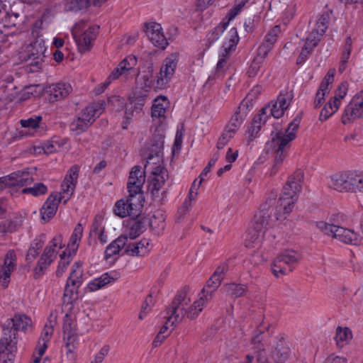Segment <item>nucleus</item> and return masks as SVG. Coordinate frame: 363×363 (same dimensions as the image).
I'll return each instance as SVG.
<instances>
[{
	"instance_id": "1",
	"label": "nucleus",
	"mask_w": 363,
	"mask_h": 363,
	"mask_svg": "<svg viewBox=\"0 0 363 363\" xmlns=\"http://www.w3.org/2000/svg\"><path fill=\"white\" fill-rule=\"evenodd\" d=\"M145 181V173L141 171V167L134 166L129 175L127 188L129 192L128 199L126 201L121 199L118 201L114 207V213L125 218L127 216L134 217L141 212L143 207V195L141 189Z\"/></svg>"
},
{
	"instance_id": "2",
	"label": "nucleus",
	"mask_w": 363,
	"mask_h": 363,
	"mask_svg": "<svg viewBox=\"0 0 363 363\" xmlns=\"http://www.w3.org/2000/svg\"><path fill=\"white\" fill-rule=\"evenodd\" d=\"M190 302L191 298L189 296L186 288L177 294L171 304L166 308L167 313L169 315L168 321L174 318L172 325L182 321L185 316L191 320L196 318L205 306L206 298L205 295H203L193 304L190 305Z\"/></svg>"
},
{
	"instance_id": "3",
	"label": "nucleus",
	"mask_w": 363,
	"mask_h": 363,
	"mask_svg": "<svg viewBox=\"0 0 363 363\" xmlns=\"http://www.w3.org/2000/svg\"><path fill=\"white\" fill-rule=\"evenodd\" d=\"M301 120V116L298 115L296 118L289 124L288 128L286 130L285 133L281 131L277 132L274 135L272 134L271 145L275 150L274 164L272 171L275 173L278 167L282 163L285 159L287 150L290 146V143L295 139V132L299 127Z\"/></svg>"
},
{
	"instance_id": "4",
	"label": "nucleus",
	"mask_w": 363,
	"mask_h": 363,
	"mask_svg": "<svg viewBox=\"0 0 363 363\" xmlns=\"http://www.w3.org/2000/svg\"><path fill=\"white\" fill-rule=\"evenodd\" d=\"M301 259V255L297 251L287 249L281 252L272 264V272L277 277L289 274L293 272L295 265Z\"/></svg>"
},
{
	"instance_id": "5",
	"label": "nucleus",
	"mask_w": 363,
	"mask_h": 363,
	"mask_svg": "<svg viewBox=\"0 0 363 363\" xmlns=\"http://www.w3.org/2000/svg\"><path fill=\"white\" fill-rule=\"evenodd\" d=\"M31 324V320L24 315H16L7 319L2 325V340L11 347H15L17 343V333L24 330Z\"/></svg>"
},
{
	"instance_id": "6",
	"label": "nucleus",
	"mask_w": 363,
	"mask_h": 363,
	"mask_svg": "<svg viewBox=\"0 0 363 363\" xmlns=\"http://www.w3.org/2000/svg\"><path fill=\"white\" fill-rule=\"evenodd\" d=\"M99 30L98 26H88L84 21L77 23L72 30V35L81 52L89 50L92 46Z\"/></svg>"
},
{
	"instance_id": "7",
	"label": "nucleus",
	"mask_w": 363,
	"mask_h": 363,
	"mask_svg": "<svg viewBox=\"0 0 363 363\" xmlns=\"http://www.w3.org/2000/svg\"><path fill=\"white\" fill-rule=\"evenodd\" d=\"M316 227L325 235L331 236L345 244L359 245L362 243V238L358 236L354 231L324 221L316 223Z\"/></svg>"
},
{
	"instance_id": "8",
	"label": "nucleus",
	"mask_w": 363,
	"mask_h": 363,
	"mask_svg": "<svg viewBox=\"0 0 363 363\" xmlns=\"http://www.w3.org/2000/svg\"><path fill=\"white\" fill-rule=\"evenodd\" d=\"M360 174L354 172H342L332 175L328 185L338 191L357 192Z\"/></svg>"
},
{
	"instance_id": "9",
	"label": "nucleus",
	"mask_w": 363,
	"mask_h": 363,
	"mask_svg": "<svg viewBox=\"0 0 363 363\" xmlns=\"http://www.w3.org/2000/svg\"><path fill=\"white\" fill-rule=\"evenodd\" d=\"M47 48L42 38H38L31 43L28 48L27 66L30 72H38L43 65L44 58L46 57Z\"/></svg>"
},
{
	"instance_id": "10",
	"label": "nucleus",
	"mask_w": 363,
	"mask_h": 363,
	"mask_svg": "<svg viewBox=\"0 0 363 363\" xmlns=\"http://www.w3.org/2000/svg\"><path fill=\"white\" fill-rule=\"evenodd\" d=\"M298 199V196L293 191L287 182L283 188L281 197L279 199L278 205L277 206V211L278 214L277 219L281 218L282 216L286 218L294 207V204Z\"/></svg>"
},
{
	"instance_id": "11",
	"label": "nucleus",
	"mask_w": 363,
	"mask_h": 363,
	"mask_svg": "<svg viewBox=\"0 0 363 363\" xmlns=\"http://www.w3.org/2000/svg\"><path fill=\"white\" fill-rule=\"evenodd\" d=\"M96 110L92 106H86L69 125V129L76 134L86 131L95 121L94 112Z\"/></svg>"
},
{
	"instance_id": "12",
	"label": "nucleus",
	"mask_w": 363,
	"mask_h": 363,
	"mask_svg": "<svg viewBox=\"0 0 363 363\" xmlns=\"http://www.w3.org/2000/svg\"><path fill=\"white\" fill-rule=\"evenodd\" d=\"M363 113V90L355 94L350 102L345 107L342 116V123L347 124L350 122L359 118Z\"/></svg>"
},
{
	"instance_id": "13",
	"label": "nucleus",
	"mask_w": 363,
	"mask_h": 363,
	"mask_svg": "<svg viewBox=\"0 0 363 363\" xmlns=\"http://www.w3.org/2000/svg\"><path fill=\"white\" fill-rule=\"evenodd\" d=\"M148 225H154L152 220H149V218L145 215H141L140 213L138 216L131 217L127 220L126 228L128 230L127 235L130 240H134L142 234Z\"/></svg>"
},
{
	"instance_id": "14",
	"label": "nucleus",
	"mask_w": 363,
	"mask_h": 363,
	"mask_svg": "<svg viewBox=\"0 0 363 363\" xmlns=\"http://www.w3.org/2000/svg\"><path fill=\"white\" fill-rule=\"evenodd\" d=\"M230 39L228 43H225L223 45V51L220 55L219 60L217 63L216 70L217 72H223L227 67V61L232 53L235 50L236 45L239 41V37L235 28H233L229 31Z\"/></svg>"
},
{
	"instance_id": "15",
	"label": "nucleus",
	"mask_w": 363,
	"mask_h": 363,
	"mask_svg": "<svg viewBox=\"0 0 363 363\" xmlns=\"http://www.w3.org/2000/svg\"><path fill=\"white\" fill-rule=\"evenodd\" d=\"M64 199L65 196H61L60 193L51 194L40 208L41 218L49 221L55 215L59 203Z\"/></svg>"
},
{
	"instance_id": "16",
	"label": "nucleus",
	"mask_w": 363,
	"mask_h": 363,
	"mask_svg": "<svg viewBox=\"0 0 363 363\" xmlns=\"http://www.w3.org/2000/svg\"><path fill=\"white\" fill-rule=\"evenodd\" d=\"M146 35L152 44L162 49H164L168 45L167 40L162 31L160 24L155 22L145 23Z\"/></svg>"
},
{
	"instance_id": "17",
	"label": "nucleus",
	"mask_w": 363,
	"mask_h": 363,
	"mask_svg": "<svg viewBox=\"0 0 363 363\" xmlns=\"http://www.w3.org/2000/svg\"><path fill=\"white\" fill-rule=\"evenodd\" d=\"M271 354L276 363H284L291 356L289 342L284 337H278Z\"/></svg>"
},
{
	"instance_id": "18",
	"label": "nucleus",
	"mask_w": 363,
	"mask_h": 363,
	"mask_svg": "<svg viewBox=\"0 0 363 363\" xmlns=\"http://www.w3.org/2000/svg\"><path fill=\"white\" fill-rule=\"evenodd\" d=\"M277 197L276 194H272V196L267 199L265 203L261 206V210L255 217L256 226L255 229L258 232L268 225L270 220V214L268 213L270 207L274 203Z\"/></svg>"
},
{
	"instance_id": "19",
	"label": "nucleus",
	"mask_w": 363,
	"mask_h": 363,
	"mask_svg": "<svg viewBox=\"0 0 363 363\" xmlns=\"http://www.w3.org/2000/svg\"><path fill=\"white\" fill-rule=\"evenodd\" d=\"M177 65V56L176 55H172L164 60L160 69V76L157 79L158 85H164L169 81L174 73Z\"/></svg>"
},
{
	"instance_id": "20",
	"label": "nucleus",
	"mask_w": 363,
	"mask_h": 363,
	"mask_svg": "<svg viewBox=\"0 0 363 363\" xmlns=\"http://www.w3.org/2000/svg\"><path fill=\"white\" fill-rule=\"evenodd\" d=\"M142 69L143 70L138 73L136 83L140 89L147 92L152 84L153 63L151 60H147Z\"/></svg>"
},
{
	"instance_id": "21",
	"label": "nucleus",
	"mask_w": 363,
	"mask_h": 363,
	"mask_svg": "<svg viewBox=\"0 0 363 363\" xmlns=\"http://www.w3.org/2000/svg\"><path fill=\"white\" fill-rule=\"evenodd\" d=\"M72 88L68 83H57L46 87V92L50 95L51 102L57 101L67 97L72 91Z\"/></svg>"
},
{
	"instance_id": "22",
	"label": "nucleus",
	"mask_w": 363,
	"mask_h": 363,
	"mask_svg": "<svg viewBox=\"0 0 363 363\" xmlns=\"http://www.w3.org/2000/svg\"><path fill=\"white\" fill-rule=\"evenodd\" d=\"M128 237L127 245L124 253L130 256H145L149 252L150 242L147 239H143L140 242H130Z\"/></svg>"
},
{
	"instance_id": "23",
	"label": "nucleus",
	"mask_w": 363,
	"mask_h": 363,
	"mask_svg": "<svg viewBox=\"0 0 363 363\" xmlns=\"http://www.w3.org/2000/svg\"><path fill=\"white\" fill-rule=\"evenodd\" d=\"M56 254L57 252H55L51 246H47L45 248L44 252L38 260L35 269V275L36 277H39L44 274L45 271L55 258Z\"/></svg>"
},
{
	"instance_id": "24",
	"label": "nucleus",
	"mask_w": 363,
	"mask_h": 363,
	"mask_svg": "<svg viewBox=\"0 0 363 363\" xmlns=\"http://www.w3.org/2000/svg\"><path fill=\"white\" fill-rule=\"evenodd\" d=\"M79 168L77 166H73L69 171V174L65 178L62 183V189L64 194H67V198L64 199L63 203H66L69 199L75 188V183L78 177ZM65 196V195H64Z\"/></svg>"
},
{
	"instance_id": "25",
	"label": "nucleus",
	"mask_w": 363,
	"mask_h": 363,
	"mask_svg": "<svg viewBox=\"0 0 363 363\" xmlns=\"http://www.w3.org/2000/svg\"><path fill=\"white\" fill-rule=\"evenodd\" d=\"M91 5L99 6V3L98 0H64L65 10L74 13L86 11Z\"/></svg>"
},
{
	"instance_id": "26",
	"label": "nucleus",
	"mask_w": 363,
	"mask_h": 363,
	"mask_svg": "<svg viewBox=\"0 0 363 363\" xmlns=\"http://www.w3.org/2000/svg\"><path fill=\"white\" fill-rule=\"evenodd\" d=\"M267 108H262L260 111V113L254 116L247 131L249 136L250 137V140H252L257 137V133L262 128V125L266 123L267 118L268 117L267 115Z\"/></svg>"
},
{
	"instance_id": "27",
	"label": "nucleus",
	"mask_w": 363,
	"mask_h": 363,
	"mask_svg": "<svg viewBox=\"0 0 363 363\" xmlns=\"http://www.w3.org/2000/svg\"><path fill=\"white\" fill-rule=\"evenodd\" d=\"M128 236L121 235L115 240L111 242L106 249L105 258L108 259L113 256L118 255L121 250L124 249L127 245Z\"/></svg>"
},
{
	"instance_id": "28",
	"label": "nucleus",
	"mask_w": 363,
	"mask_h": 363,
	"mask_svg": "<svg viewBox=\"0 0 363 363\" xmlns=\"http://www.w3.org/2000/svg\"><path fill=\"white\" fill-rule=\"evenodd\" d=\"M12 186H27L33 182L32 174L28 170L17 171L9 176Z\"/></svg>"
},
{
	"instance_id": "29",
	"label": "nucleus",
	"mask_w": 363,
	"mask_h": 363,
	"mask_svg": "<svg viewBox=\"0 0 363 363\" xmlns=\"http://www.w3.org/2000/svg\"><path fill=\"white\" fill-rule=\"evenodd\" d=\"M81 267L82 264L79 262H75L73 264L66 284H69V286L74 287L75 289H79L83 282V270Z\"/></svg>"
},
{
	"instance_id": "30",
	"label": "nucleus",
	"mask_w": 363,
	"mask_h": 363,
	"mask_svg": "<svg viewBox=\"0 0 363 363\" xmlns=\"http://www.w3.org/2000/svg\"><path fill=\"white\" fill-rule=\"evenodd\" d=\"M63 340L67 350L66 356L69 361L74 363L76 361L77 355L74 352L78 345V338L77 334L63 335Z\"/></svg>"
},
{
	"instance_id": "31",
	"label": "nucleus",
	"mask_w": 363,
	"mask_h": 363,
	"mask_svg": "<svg viewBox=\"0 0 363 363\" xmlns=\"http://www.w3.org/2000/svg\"><path fill=\"white\" fill-rule=\"evenodd\" d=\"M164 138L162 133L155 132L147 145L148 153L163 154Z\"/></svg>"
},
{
	"instance_id": "32",
	"label": "nucleus",
	"mask_w": 363,
	"mask_h": 363,
	"mask_svg": "<svg viewBox=\"0 0 363 363\" xmlns=\"http://www.w3.org/2000/svg\"><path fill=\"white\" fill-rule=\"evenodd\" d=\"M116 280V278L111 277L108 273L104 274L99 278L95 279L90 281L87 288L90 291H96L108 284H110Z\"/></svg>"
},
{
	"instance_id": "33",
	"label": "nucleus",
	"mask_w": 363,
	"mask_h": 363,
	"mask_svg": "<svg viewBox=\"0 0 363 363\" xmlns=\"http://www.w3.org/2000/svg\"><path fill=\"white\" fill-rule=\"evenodd\" d=\"M168 178V174H160L153 176L151 182L150 184L149 188L152 194V196H157L160 190L163 187L166 179Z\"/></svg>"
},
{
	"instance_id": "34",
	"label": "nucleus",
	"mask_w": 363,
	"mask_h": 363,
	"mask_svg": "<svg viewBox=\"0 0 363 363\" xmlns=\"http://www.w3.org/2000/svg\"><path fill=\"white\" fill-rule=\"evenodd\" d=\"M303 179V174L301 171H297L294 172L292 175L289 177L287 180V184L290 186V189L293 191H295V194L298 195V194L301 191V182Z\"/></svg>"
},
{
	"instance_id": "35",
	"label": "nucleus",
	"mask_w": 363,
	"mask_h": 363,
	"mask_svg": "<svg viewBox=\"0 0 363 363\" xmlns=\"http://www.w3.org/2000/svg\"><path fill=\"white\" fill-rule=\"evenodd\" d=\"M352 337V332L349 328L337 327L336 329L335 340L339 347H343Z\"/></svg>"
},
{
	"instance_id": "36",
	"label": "nucleus",
	"mask_w": 363,
	"mask_h": 363,
	"mask_svg": "<svg viewBox=\"0 0 363 363\" xmlns=\"http://www.w3.org/2000/svg\"><path fill=\"white\" fill-rule=\"evenodd\" d=\"M225 286L228 294L234 298L244 296L247 290V286L244 284L232 283L226 284Z\"/></svg>"
},
{
	"instance_id": "37",
	"label": "nucleus",
	"mask_w": 363,
	"mask_h": 363,
	"mask_svg": "<svg viewBox=\"0 0 363 363\" xmlns=\"http://www.w3.org/2000/svg\"><path fill=\"white\" fill-rule=\"evenodd\" d=\"M243 120V114L240 111H237L230 118L228 124L225 126V130L235 135L242 123Z\"/></svg>"
},
{
	"instance_id": "38",
	"label": "nucleus",
	"mask_w": 363,
	"mask_h": 363,
	"mask_svg": "<svg viewBox=\"0 0 363 363\" xmlns=\"http://www.w3.org/2000/svg\"><path fill=\"white\" fill-rule=\"evenodd\" d=\"M47 191L48 188L43 183H37L33 187L24 188L22 189L23 194H30L34 196L44 195Z\"/></svg>"
},
{
	"instance_id": "39",
	"label": "nucleus",
	"mask_w": 363,
	"mask_h": 363,
	"mask_svg": "<svg viewBox=\"0 0 363 363\" xmlns=\"http://www.w3.org/2000/svg\"><path fill=\"white\" fill-rule=\"evenodd\" d=\"M78 298V289L74 287L69 286V284L65 285L63 301L64 303H71Z\"/></svg>"
},
{
	"instance_id": "40",
	"label": "nucleus",
	"mask_w": 363,
	"mask_h": 363,
	"mask_svg": "<svg viewBox=\"0 0 363 363\" xmlns=\"http://www.w3.org/2000/svg\"><path fill=\"white\" fill-rule=\"evenodd\" d=\"M330 20V15L325 12L321 15L316 23L315 31L320 35H323L328 28V23Z\"/></svg>"
},
{
	"instance_id": "41",
	"label": "nucleus",
	"mask_w": 363,
	"mask_h": 363,
	"mask_svg": "<svg viewBox=\"0 0 363 363\" xmlns=\"http://www.w3.org/2000/svg\"><path fill=\"white\" fill-rule=\"evenodd\" d=\"M62 330L63 335L77 334L76 325L68 313L64 317Z\"/></svg>"
},
{
	"instance_id": "42",
	"label": "nucleus",
	"mask_w": 363,
	"mask_h": 363,
	"mask_svg": "<svg viewBox=\"0 0 363 363\" xmlns=\"http://www.w3.org/2000/svg\"><path fill=\"white\" fill-rule=\"evenodd\" d=\"M228 21H225V19H223L222 22L216 26L212 33L208 36V41L210 43H212L215 41H216L220 34L223 33V31L225 30L226 27L228 26Z\"/></svg>"
},
{
	"instance_id": "43",
	"label": "nucleus",
	"mask_w": 363,
	"mask_h": 363,
	"mask_svg": "<svg viewBox=\"0 0 363 363\" xmlns=\"http://www.w3.org/2000/svg\"><path fill=\"white\" fill-rule=\"evenodd\" d=\"M149 220H152L154 222V225H149L152 230H155L157 233H159L161 230H163L164 228V218H163V215L160 213H157V214L154 215L152 217L149 218Z\"/></svg>"
},
{
	"instance_id": "44",
	"label": "nucleus",
	"mask_w": 363,
	"mask_h": 363,
	"mask_svg": "<svg viewBox=\"0 0 363 363\" xmlns=\"http://www.w3.org/2000/svg\"><path fill=\"white\" fill-rule=\"evenodd\" d=\"M137 64V58L133 55H129L123 60L119 64V69L128 72L132 69Z\"/></svg>"
},
{
	"instance_id": "45",
	"label": "nucleus",
	"mask_w": 363,
	"mask_h": 363,
	"mask_svg": "<svg viewBox=\"0 0 363 363\" xmlns=\"http://www.w3.org/2000/svg\"><path fill=\"white\" fill-rule=\"evenodd\" d=\"M41 116H35V118H29L28 119L21 120L20 123L23 128L35 129L39 127V123L42 121Z\"/></svg>"
},
{
	"instance_id": "46",
	"label": "nucleus",
	"mask_w": 363,
	"mask_h": 363,
	"mask_svg": "<svg viewBox=\"0 0 363 363\" xmlns=\"http://www.w3.org/2000/svg\"><path fill=\"white\" fill-rule=\"evenodd\" d=\"M219 157H220V155H219V153L218 152L213 154V155L211 158L208 164L203 169V170L202 171L201 174H200V177H200V181H199V184H198V186H197L196 190L199 188L201 184L204 180L203 179V177L206 176L210 172L211 167H213V165H215V164L218 161Z\"/></svg>"
},
{
	"instance_id": "47",
	"label": "nucleus",
	"mask_w": 363,
	"mask_h": 363,
	"mask_svg": "<svg viewBox=\"0 0 363 363\" xmlns=\"http://www.w3.org/2000/svg\"><path fill=\"white\" fill-rule=\"evenodd\" d=\"M264 60H262L260 57H255L252 62L250 65V67L247 71V74L250 77H254L257 75L258 72L260 69V67L263 63Z\"/></svg>"
},
{
	"instance_id": "48",
	"label": "nucleus",
	"mask_w": 363,
	"mask_h": 363,
	"mask_svg": "<svg viewBox=\"0 0 363 363\" xmlns=\"http://www.w3.org/2000/svg\"><path fill=\"white\" fill-rule=\"evenodd\" d=\"M162 158L163 154L148 153L145 169H147L148 167L154 166L159 163H162Z\"/></svg>"
},
{
	"instance_id": "49",
	"label": "nucleus",
	"mask_w": 363,
	"mask_h": 363,
	"mask_svg": "<svg viewBox=\"0 0 363 363\" xmlns=\"http://www.w3.org/2000/svg\"><path fill=\"white\" fill-rule=\"evenodd\" d=\"M16 255L13 250L8 251L5 256L4 266L2 267L14 269L16 265Z\"/></svg>"
},
{
	"instance_id": "50",
	"label": "nucleus",
	"mask_w": 363,
	"mask_h": 363,
	"mask_svg": "<svg viewBox=\"0 0 363 363\" xmlns=\"http://www.w3.org/2000/svg\"><path fill=\"white\" fill-rule=\"evenodd\" d=\"M352 50V39L350 37H347L345 40V44L344 46V49L342 52L341 56V62H343V63H347L348 60L350 57Z\"/></svg>"
},
{
	"instance_id": "51",
	"label": "nucleus",
	"mask_w": 363,
	"mask_h": 363,
	"mask_svg": "<svg viewBox=\"0 0 363 363\" xmlns=\"http://www.w3.org/2000/svg\"><path fill=\"white\" fill-rule=\"evenodd\" d=\"M234 135L226 130H224L220 137L218 138L217 143V148L218 150L223 149L230 141L231 138H233Z\"/></svg>"
},
{
	"instance_id": "52",
	"label": "nucleus",
	"mask_w": 363,
	"mask_h": 363,
	"mask_svg": "<svg viewBox=\"0 0 363 363\" xmlns=\"http://www.w3.org/2000/svg\"><path fill=\"white\" fill-rule=\"evenodd\" d=\"M147 97V94L143 92H135L133 94L132 103L136 108H140L145 103V98Z\"/></svg>"
},
{
	"instance_id": "53",
	"label": "nucleus",
	"mask_w": 363,
	"mask_h": 363,
	"mask_svg": "<svg viewBox=\"0 0 363 363\" xmlns=\"http://www.w3.org/2000/svg\"><path fill=\"white\" fill-rule=\"evenodd\" d=\"M82 233H83V228H82V225L80 224V223H78L74 230V232L71 236V238H70V244L74 246V245H77L78 246V245L77 244V241L78 240H80L82 236ZM76 248H77V247H76Z\"/></svg>"
},
{
	"instance_id": "54",
	"label": "nucleus",
	"mask_w": 363,
	"mask_h": 363,
	"mask_svg": "<svg viewBox=\"0 0 363 363\" xmlns=\"http://www.w3.org/2000/svg\"><path fill=\"white\" fill-rule=\"evenodd\" d=\"M278 31V26H275L267 33L263 43H267V45L272 48L273 45L277 41Z\"/></svg>"
},
{
	"instance_id": "55",
	"label": "nucleus",
	"mask_w": 363,
	"mask_h": 363,
	"mask_svg": "<svg viewBox=\"0 0 363 363\" xmlns=\"http://www.w3.org/2000/svg\"><path fill=\"white\" fill-rule=\"evenodd\" d=\"M191 206V202L188 201V199H186L184 201L182 206L178 209V216L177 218V223L181 222L184 216L189 212Z\"/></svg>"
},
{
	"instance_id": "56",
	"label": "nucleus",
	"mask_w": 363,
	"mask_h": 363,
	"mask_svg": "<svg viewBox=\"0 0 363 363\" xmlns=\"http://www.w3.org/2000/svg\"><path fill=\"white\" fill-rule=\"evenodd\" d=\"M320 36L321 35L316 33L315 29H314L306 38L305 44L309 47H312L313 49V48H315L320 40Z\"/></svg>"
},
{
	"instance_id": "57",
	"label": "nucleus",
	"mask_w": 363,
	"mask_h": 363,
	"mask_svg": "<svg viewBox=\"0 0 363 363\" xmlns=\"http://www.w3.org/2000/svg\"><path fill=\"white\" fill-rule=\"evenodd\" d=\"M313 50L312 47H309L307 45H304L302 48L301 52L299 55V56L297 58L296 63L298 65L303 63L306 59L308 57V56L311 54V52Z\"/></svg>"
},
{
	"instance_id": "58",
	"label": "nucleus",
	"mask_w": 363,
	"mask_h": 363,
	"mask_svg": "<svg viewBox=\"0 0 363 363\" xmlns=\"http://www.w3.org/2000/svg\"><path fill=\"white\" fill-rule=\"evenodd\" d=\"M110 350L109 345H104L100 351L95 355L94 359L91 363H102L105 357L108 354Z\"/></svg>"
},
{
	"instance_id": "59",
	"label": "nucleus",
	"mask_w": 363,
	"mask_h": 363,
	"mask_svg": "<svg viewBox=\"0 0 363 363\" xmlns=\"http://www.w3.org/2000/svg\"><path fill=\"white\" fill-rule=\"evenodd\" d=\"M348 89V84L347 82H342L338 87L337 88L335 91V95L333 98H336L339 101H341V99H342L346 94Z\"/></svg>"
},
{
	"instance_id": "60",
	"label": "nucleus",
	"mask_w": 363,
	"mask_h": 363,
	"mask_svg": "<svg viewBox=\"0 0 363 363\" xmlns=\"http://www.w3.org/2000/svg\"><path fill=\"white\" fill-rule=\"evenodd\" d=\"M13 270V269L2 267L0 274V279L1 281L2 285L4 287H7L9 282L11 273Z\"/></svg>"
},
{
	"instance_id": "61",
	"label": "nucleus",
	"mask_w": 363,
	"mask_h": 363,
	"mask_svg": "<svg viewBox=\"0 0 363 363\" xmlns=\"http://www.w3.org/2000/svg\"><path fill=\"white\" fill-rule=\"evenodd\" d=\"M244 5L245 2L240 3L229 11L228 15L225 18V21H228V24L232 19H233L238 14V13L241 11Z\"/></svg>"
},
{
	"instance_id": "62",
	"label": "nucleus",
	"mask_w": 363,
	"mask_h": 363,
	"mask_svg": "<svg viewBox=\"0 0 363 363\" xmlns=\"http://www.w3.org/2000/svg\"><path fill=\"white\" fill-rule=\"evenodd\" d=\"M65 256H66L65 252H63L60 255L61 261L60 262L57 269V271H56L57 277H61L62 275V274L65 272V270L69 263V260H67V261L62 260V259H65Z\"/></svg>"
},
{
	"instance_id": "63",
	"label": "nucleus",
	"mask_w": 363,
	"mask_h": 363,
	"mask_svg": "<svg viewBox=\"0 0 363 363\" xmlns=\"http://www.w3.org/2000/svg\"><path fill=\"white\" fill-rule=\"evenodd\" d=\"M272 48L267 43H262L257 50L256 57H260L262 60H264Z\"/></svg>"
},
{
	"instance_id": "64",
	"label": "nucleus",
	"mask_w": 363,
	"mask_h": 363,
	"mask_svg": "<svg viewBox=\"0 0 363 363\" xmlns=\"http://www.w3.org/2000/svg\"><path fill=\"white\" fill-rule=\"evenodd\" d=\"M165 108L160 104H155L152 107V117L160 118L164 116Z\"/></svg>"
}]
</instances>
